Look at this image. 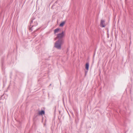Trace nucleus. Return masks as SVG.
Wrapping results in <instances>:
<instances>
[{"mask_svg":"<svg viewBox=\"0 0 133 133\" xmlns=\"http://www.w3.org/2000/svg\"><path fill=\"white\" fill-rule=\"evenodd\" d=\"M64 42V40L59 39L56 42L55 47L58 49H60L61 48V45Z\"/></svg>","mask_w":133,"mask_h":133,"instance_id":"nucleus-1","label":"nucleus"},{"mask_svg":"<svg viewBox=\"0 0 133 133\" xmlns=\"http://www.w3.org/2000/svg\"><path fill=\"white\" fill-rule=\"evenodd\" d=\"M56 35L57 36L56 38H58V40H64L63 39V38L64 36V32L63 31H62L61 33L58 34Z\"/></svg>","mask_w":133,"mask_h":133,"instance_id":"nucleus-2","label":"nucleus"},{"mask_svg":"<svg viewBox=\"0 0 133 133\" xmlns=\"http://www.w3.org/2000/svg\"><path fill=\"white\" fill-rule=\"evenodd\" d=\"M105 21L104 20H101V23H100V26L102 27H105Z\"/></svg>","mask_w":133,"mask_h":133,"instance_id":"nucleus-3","label":"nucleus"},{"mask_svg":"<svg viewBox=\"0 0 133 133\" xmlns=\"http://www.w3.org/2000/svg\"><path fill=\"white\" fill-rule=\"evenodd\" d=\"M45 112L44 110H42L41 111H39L38 114L39 115H42L45 114Z\"/></svg>","mask_w":133,"mask_h":133,"instance_id":"nucleus-4","label":"nucleus"},{"mask_svg":"<svg viewBox=\"0 0 133 133\" xmlns=\"http://www.w3.org/2000/svg\"><path fill=\"white\" fill-rule=\"evenodd\" d=\"M89 67V62L86 63L85 65V68L87 70H88Z\"/></svg>","mask_w":133,"mask_h":133,"instance_id":"nucleus-5","label":"nucleus"},{"mask_svg":"<svg viewBox=\"0 0 133 133\" xmlns=\"http://www.w3.org/2000/svg\"><path fill=\"white\" fill-rule=\"evenodd\" d=\"M60 30V29L59 28H57L55 29L54 30V34H56L57 33H58Z\"/></svg>","mask_w":133,"mask_h":133,"instance_id":"nucleus-6","label":"nucleus"},{"mask_svg":"<svg viewBox=\"0 0 133 133\" xmlns=\"http://www.w3.org/2000/svg\"><path fill=\"white\" fill-rule=\"evenodd\" d=\"M35 19V18L34 17H32L31 19V21L30 22V24L31 25L33 22V21Z\"/></svg>","mask_w":133,"mask_h":133,"instance_id":"nucleus-7","label":"nucleus"},{"mask_svg":"<svg viewBox=\"0 0 133 133\" xmlns=\"http://www.w3.org/2000/svg\"><path fill=\"white\" fill-rule=\"evenodd\" d=\"M65 23V21H63L60 24L59 26L60 27H63Z\"/></svg>","mask_w":133,"mask_h":133,"instance_id":"nucleus-8","label":"nucleus"},{"mask_svg":"<svg viewBox=\"0 0 133 133\" xmlns=\"http://www.w3.org/2000/svg\"><path fill=\"white\" fill-rule=\"evenodd\" d=\"M34 25L32 26V27H33L34 26H36L38 25V23L37 21H35L34 22Z\"/></svg>","mask_w":133,"mask_h":133,"instance_id":"nucleus-9","label":"nucleus"},{"mask_svg":"<svg viewBox=\"0 0 133 133\" xmlns=\"http://www.w3.org/2000/svg\"><path fill=\"white\" fill-rule=\"evenodd\" d=\"M32 28V27H29V29L31 32L32 31H33Z\"/></svg>","mask_w":133,"mask_h":133,"instance_id":"nucleus-10","label":"nucleus"},{"mask_svg":"<svg viewBox=\"0 0 133 133\" xmlns=\"http://www.w3.org/2000/svg\"><path fill=\"white\" fill-rule=\"evenodd\" d=\"M88 70H87L85 71V76H86L87 74V73L88 72Z\"/></svg>","mask_w":133,"mask_h":133,"instance_id":"nucleus-11","label":"nucleus"},{"mask_svg":"<svg viewBox=\"0 0 133 133\" xmlns=\"http://www.w3.org/2000/svg\"><path fill=\"white\" fill-rule=\"evenodd\" d=\"M51 85V84H50L49 86V88H50V86Z\"/></svg>","mask_w":133,"mask_h":133,"instance_id":"nucleus-12","label":"nucleus"},{"mask_svg":"<svg viewBox=\"0 0 133 133\" xmlns=\"http://www.w3.org/2000/svg\"><path fill=\"white\" fill-rule=\"evenodd\" d=\"M107 34L108 35V30H107Z\"/></svg>","mask_w":133,"mask_h":133,"instance_id":"nucleus-13","label":"nucleus"},{"mask_svg":"<svg viewBox=\"0 0 133 133\" xmlns=\"http://www.w3.org/2000/svg\"><path fill=\"white\" fill-rule=\"evenodd\" d=\"M48 96H49V93H48Z\"/></svg>","mask_w":133,"mask_h":133,"instance_id":"nucleus-14","label":"nucleus"}]
</instances>
